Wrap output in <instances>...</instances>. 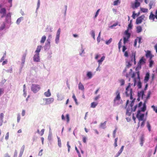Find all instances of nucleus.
<instances>
[{
  "mask_svg": "<svg viewBox=\"0 0 157 157\" xmlns=\"http://www.w3.org/2000/svg\"><path fill=\"white\" fill-rule=\"evenodd\" d=\"M131 83H129L127 87L126 88L125 94L127 97L130 98V99L132 100L133 99L132 94H133L132 89L131 88Z\"/></svg>",
  "mask_w": 157,
  "mask_h": 157,
  "instance_id": "nucleus-1",
  "label": "nucleus"
},
{
  "mask_svg": "<svg viewBox=\"0 0 157 157\" xmlns=\"http://www.w3.org/2000/svg\"><path fill=\"white\" fill-rule=\"evenodd\" d=\"M125 36L123 37L124 44H125L129 41V39L130 37L131 34L128 33V29H127L124 32Z\"/></svg>",
  "mask_w": 157,
  "mask_h": 157,
  "instance_id": "nucleus-2",
  "label": "nucleus"
},
{
  "mask_svg": "<svg viewBox=\"0 0 157 157\" xmlns=\"http://www.w3.org/2000/svg\"><path fill=\"white\" fill-rule=\"evenodd\" d=\"M31 89L34 93H36L40 89V86L39 85L35 84H32L31 86Z\"/></svg>",
  "mask_w": 157,
  "mask_h": 157,
  "instance_id": "nucleus-3",
  "label": "nucleus"
},
{
  "mask_svg": "<svg viewBox=\"0 0 157 157\" xmlns=\"http://www.w3.org/2000/svg\"><path fill=\"white\" fill-rule=\"evenodd\" d=\"M116 97L113 100V102L114 104H116L117 101H119L121 99L120 93L119 90H117L115 93Z\"/></svg>",
  "mask_w": 157,
  "mask_h": 157,
  "instance_id": "nucleus-4",
  "label": "nucleus"
},
{
  "mask_svg": "<svg viewBox=\"0 0 157 157\" xmlns=\"http://www.w3.org/2000/svg\"><path fill=\"white\" fill-rule=\"evenodd\" d=\"M141 111L139 110L137 111L136 117L138 120L140 121H143L144 120V114H141L140 113Z\"/></svg>",
  "mask_w": 157,
  "mask_h": 157,
  "instance_id": "nucleus-5",
  "label": "nucleus"
},
{
  "mask_svg": "<svg viewBox=\"0 0 157 157\" xmlns=\"http://www.w3.org/2000/svg\"><path fill=\"white\" fill-rule=\"evenodd\" d=\"M60 32L61 29L59 28L57 31L55 39V43L56 44H58L59 42Z\"/></svg>",
  "mask_w": 157,
  "mask_h": 157,
  "instance_id": "nucleus-6",
  "label": "nucleus"
},
{
  "mask_svg": "<svg viewBox=\"0 0 157 157\" xmlns=\"http://www.w3.org/2000/svg\"><path fill=\"white\" fill-rule=\"evenodd\" d=\"M43 100L46 101L45 104L49 105L52 103L54 101V99L53 98H44Z\"/></svg>",
  "mask_w": 157,
  "mask_h": 157,
  "instance_id": "nucleus-7",
  "label": "nucleus"
},
{
  "mask_svg": "<svg viewBox=\"0 0 157 157\" xmlns=\"http://www.w3.org/2000/svg\"><path fill=\"white\" fill-rule=\"evenodd\" d=\"M144 17L145 16L144 15H142L138 17L136 20V24H139L141 23Z\"/></svg>",
  "mask_w": 157,
  "mask_h": 157,
  "instance_id": "nucleus-8",
  "label": "nucleus"
},
{
  "mask_svg": "<svg viewBox=\"0 0 157 157\" xmlns=\"http://www.w3.org/2000/svg\"><path fill=\"white\" fill-rule=\"evenodd\" d=\"M51 47V44L45 43V45L44 46V48L45 51L47 52L49 51Z\"/></svg>",
  "mask_w": 157,
  "mask_h": 157,
  "instance_id": "nucleus-9",
  "label": "nucleus"
},
{
  "mask_svg": "<svg viewBox=\"0 0 157 157\" xmlns=\"http://www.w3.org/2000/svg\"><path fill=\"white\" fill-rule=\"evenodd\" d=\"M33 61L35 62H39L40 61V58L39 54H36L34 56Z\"/></svg>",
  "mask_w": 157,
  "mask_h": 157,
  "instance_id": "nucleus-10",
  "label": "nucleus"
},
{
  "mask_svg": "<svg viewBox=\"0 0 157 157\" xmlns=\"http://www.w3.org/2000/svg\"><path fill=\"white\" fill-rule=\"evenodd\" d=\"M136 73L137 74V77L139 79V81L138 82V83H137V86L138 88L140 89L142 87V84L140 82V73L139 71H137L136 72Z\"/></svg>",
  "mask_w": 157,
  "mask_h": 157,
  "instance_id": "nucleus-11",
  "label": "nucleus"
},
{
  "mask_svg": "<svg viewBox=\"0 0 157 157\" xmlns=\"http://www.w3.org/2000/svg\"><path fill=\"white\" fill-rule=\"evenodd\" d=\"M52 133L51 130V128H50L49 131V132L48 135V140L49 141V143L51 144L52 141Z\"/></svg>",
  "mask_w": 157,
  "mask_h": 157,
  "instance_id": "nucleus-12",
  "label": "nucleus"
},
{
  "mask_svg": "<svg viewBox=\"0 0 157 157\" xmlns=\"http://www.w3.org/2000/svg\"><path fill=\"white\" fill-rule=\"evenodd\" d=\"M26 55L23 54L21 58V69L23 67Z\"/></svg>",
  "mask_w": 157,
  "mask_h": 157,
  "instance_id": "nucleus-13",
  "label": "nucleus"
},
{
  "mask_svg": "<svg viewBox=\"0 0 157 157\" xmlns=\"http://www.w3.org/2000/svg\"><path fill=\"white\" fill-rule=\"evenodd\" d=\"M145 95L144 94V92L143 90H142L140 92H138V96L139 98H141L142 99L144 98V96Z\"/></svg>",
  "mask_w": 157,
  "mask_h": 157,
  "instance_id": "nucleus-14",
  "label": "nucleus"
},
{
  "mask_svg": "<svg viewBox=\"0 0 157 157\" xmlns=\"http://www.w3.org/2000/svg\"><path fill=\"white\" fill-rule=\"evenodd\" d=\"M150 77V74L149 72H147L146 74L144 79V82L145 83H147Z\"/></svg>",
  "mask_w": 157,
  "mask_h": 157,
  "instance_id": "nucleus-15",
  "label": "nucleus"
},
{
  "mask_svg": "<svg viewBox=\"0 0 157 157\" xmlns=\"http://www.w3.org/2000/svg\"><path fill=\"white\" fill-rule=\"evenodd\" d=\"M78 89L83 91H84V87L83 85L81 82H79L78 84Z\"/></svg>",
  "mask_w": 157,
  "mask_h": 157,
  "instance_id": "nucleus-16",
  "label": "nucleus"
},
{
  "mask_svg": "<svg viewBox=\"0 0 157 157\" xmlns=\"http://www.w3.org/2000/svg\"><path fill=\"white\" fill-rule=\"evenodd\" d=\"M146 56L147 57H149L150 59H151L152 57V56L150 51H147L146 54Z\"/></svg>",
  "mask_w": 157,
  "mask_h": 157,
  "instance_id": "nucleus-17",
  "label": "nucleus"
},
{
  "mask_svg": "<svg viewBox=\"0 0 157 157\" xmlns=\"http://www.w3.org/2000/svg\"><path fill=\"white\" fill-rule=\"evenodd\" d=\"M42 48V46L41 45L38 46L36 48V50L35 51V52L36 53V54H39V53L40 52Z\"/></svg>",
  "mask_w": 157,
  "mask_h": 157,
  "instance_id": "nucleus-18",
  "label": "nucleus"
},
{
  "mask_svg": "<svg viewBox=\"0 0 157 157\" xmlns=\"http://www.w3.org/2000/svg\"><path fill=\"white\" fill-rule=\"evenodd\" d=\"M44 95L47 97H50L51 95V93L50 90L49 89H48L47 92H44Z\"/></svg>",
  "mask_w": 157,
  "mask_h": 157,
  "instance_id": "nucleus-19",
  "label": "nucleus"
},
{
  "mask_svg": "<svg viewBox=\"0 0 157 157\" xmlns=\"http://www.w3.org/2000/svg\"><path fill=\"white\" fill-rule=\"evenodd\" d=\"M4 117V114L2 113H1L0 114V126L2 125L3 122V119Z\"/></svg>",
  "mask_w": 157,
  "mask_h": 157,
  "instance_id": "nucleus-20",
  "label": "nucleus"
},
{
  "mask_svg": "<svg viewBox=\"0 0 157 157\" xmlns=\"http://www.w3.org/2000/svg\"><path fill=\"white\" fill-rule=\"evenodd\" d=\"M52 53L51 50L48 51L47 53V59H51L52 57Z\"/></svg>",
  "mask_w": 157,
  "mask_h": 157,
  "instance_id": "nucleus-21",
  "label": "nucleus"
},
{
  "mask_svg": "<svg viewBox=\"0 0 157 157\" xmlns=\"http://www.w3.org/2000/svg\"><path fill=\"white\" fill-rule=\"evenodd\" d=\"M155 18V15L151 12L149 17V19L150 20H152L153 21H154Z\"/></svg>",
  "mask_w": 157,
  "mask_h": 157,
  "instance_id": "nucleus-22",
  "label": "nucleus"
},
{
  "mask_svg": "<svg viewBox=\"0 0 157 157\" xmlns=\"http://www.w3.org/2000/svg\"><path fill=\"white\" fill-rule=\"evenodd\" d=\"M52 38V36L50 34L48 35V38L45 43L51 44V41Z\"/></svg>",
  "mask_w": 157,
  "mask_h": 157,
  "instance_id": "nucleus-23",
  "label": "nucleus"
},
{
  "mask_svg": "<svg viewBox=\"0 0 157 157\" xmlns=\"http://www.w3.org/2000/svg\"><path fill=\"white\" fill-rule=\"evenodd\" d=\"M6 12V9L5 8H1L0 10V13H5Z\"/></svg>",
  "mask_w": 157,
  "mask_h": 157,
  "instance_id": "nucleus-24",
  "label": "nucleus"
},
{
  "mask_svg": "<svg viewBox=\"0 0 157 157\" xmlns=\"http://www.w3.org/2000/svg\"><path fill=\"white\" fill-rule=\"evenodd\" d=\"M23 20V17H21L18 18L17 19V20L16 21V23L17 25H19L20 23L21 22L22 20Z\"/></svg>",
  "mask_w": 157,
  "mask_h": 157,
  "instance_id": "nucleus-25",
  "label": "nucleus"
},
{
  "mask_svg": "<svg viewBox=\"0 0 157 157\" xmlns=\"http://www.w3.org/2000/svg\"><path fill=\"white\" fill-rule=\"evenodd\" d=\"M136 32L139 33L142 32V27L139 26H138L136 27Z\"/></svg>",
  "mask_w": 157,
  "mask_h": 157,
  "instance_id": "nucleus-26",
  "label": "nucleus"
},
{
  "mask_svg": "<svg viewBox=\"0 0 157 157\" xmlns=\"http://www.w3.org/2000/svg\"><path fill=\"white\" fill-rule=\"evenodd\" d=\"M139 63L141 64H143L145 63V59L142 57L139 61Z\"/></svg>",
  "mask_w": 157,
  "mask_h": 157,
  "instance_id": "nucleus-27",
  "label": "nucleus"
},
{
  "mask_svg": "<svg viewBox=\"0 0 157 157\" xmlns=\"http://www.w3.org/2000/svg\"><path fill=\"white\" fill-rule=\"evenodd\" d=\"M25 145H23L21 149L20 154L19 155H22L23 154V152L24 151V149H25Z\"/></svg>",
  "mask_w": 157,
  "mask_h": 157,
  "instance_id": "nucleus-28",
  "label": "nucleus"
},
{
  "mask_svg": "<svg viewBox=\"0 0 157 157\" xmlns=\"http://www.w3.org/2000/svg\"><path fill=\"white\" fill-rule=\"evenodd\" d=\"M146 101H145L144 102V103L143 104V106L142 108L141 109V111H143V112H144L145 110H146Z\"/></svg>",
  "mask_w": 157,
  "mask_h": 157,
  "instance_id": "nucleus-29",
  "label": "nucleus"
},
{
  "mask_svg": "<svg viewBox=\"0 0 157 157\" xmlns=\"http://www.w3.org/2000/svg\"><path fill=\"white\" fill-rule=\"evenodd\" d=\"M131 58V61H134V63L135 64L136 63L135 59V54H132Z\"/></svg>",
  "mask_w": 157,
  "mask_h": 157,
  "instance_id": "nucleus-30",
  "label": "nucleus"
},
{
  "mask_svg": "<svg viewBox=\"0 0 157 157\" xmlns=\"http://www.w3.org/2000/svg\"><path fill=\"white\" fill-rule=\"evenodd\" d=\"M46 36H43L41 38L40 42L41 43H44L46 40Z\"/></svg>",
  "mask_w": 157,
  "mask_h": 157,
  "instance_id": "nucleus-31",
  "label": "nucleus"
},
{
  "mask_svg": "<svg viewBox=\"0 0 157 157\" xmlns=\"http://www.w3.org/2000/svg\"><path fill=\"white\" fill-rule=\"evenodd\" d=\"M140 5V3L139 2L135 1L134 3V6L135 8H137L139 7Z\"/></svg>",
  "mask_w": 157,
  "mask_h": 157,
  "instance_id": "nucleus-32",
  "label": "nucleus"
},
{
  "mask_svg": "<svg viewBox=\"0 0 157 157\" xmlns=\"http://www.w3.org/2000/svg\"><path fill=\"white\" fill-rule=\"evenodd\" d=\"M98 103L96 102H93L91 104V107L92 108H95L98 105Z\"/></svg>",
  "mask_w": 157,
  "mask_h": 157,
  "instance_id": "nucleus-33",
  "label": "nucleus"
},
{
  "mask_svg": "<svg viewBox=\"0 0 157 157\" xmlns=\"http://www.w3.org/2000/svg\"><path fill=\"white\" fill-rule=\"evenodd\" d=\"M140 144L141 146H142L143 144L144 141V137L143 136H142L140 138Z\"/></svg>",
  "mask_w": 157,
  "mask_h": 157,
  "instance_id": "nucleus-34",
  "label": "nucleus"
},
{
  "mask_svg": "<svg viewBox=\"0 0 157 157\" xmlns=\"http://www.w3.org/2000/svg\"><path fill=\"white\" fill-rule=\"evenodd\" d=\"M58 139V144L59 147H61V140L59 137L57 136Z\"/></svg>",
  "mask_w": 157,
  "mask_h": 157,
  "instance_id": "nucleus-35",
  "label": "nucleus"
},
{
  "mask_svg": "<svg viewBox=\"0 0 157 157\" xmlns=\"http://www.w3.org/2000/svg\"><path fill=\"white\" fill-rule=\"evenodd\" d=\"M106 123V121H105L104 122L101 123L100 126L101 127L104 128H105V125Z\"/></svg>",
  "mask_w": 157,
  "mask_h": 157,
  "instance_id": "nucleus-36",
  "label": "nucleus"
},
{
  "mask_svg": "<svg viewBox=\"0 0 157 157\" xmlns=\"http://www.w3.org/2000/svg\"><path fill=\"white\" fill-rule=\"evenodd\" d=\"M136 74L135 73H133L132 76V78H134V86L135 85L136 83V78H135Z\"/></svg>",
  "mask_w": 157,
  "mask_h": 157,
  "instance_id": "nucleus-37",
  "label": "nucleus"
},
{
  "mask_svg": "<svg viewBox=\"0 0 157 157\" xmlns=\"http://www.w3.org/2000/svg\"><path fill=\"white\" fill-rule=\"evenodd\" d=\"M6 27V24L4 23H3L0 27V30H3Z\"/></svg>",
  "mask_w": 157,
  "mask_h": 157,
  "instance_id": "nucleus-38",
  "label": "nucleus"
},
{
  "mask_svg": "<svg viewBox=\"0 0 157 157\" xmlns=\"http://www.w3.org/2000/svg\"><path fill=\"white\" fill-rule=\"evenodd\" d=\"M105 58V57L104 56H103L98 61V62L99 64H100L101 62L104 60Z\"/></svg>",
  "mask_w": 157,
  "mask_h": 157,
  "instance_id": "nucleus-39",
  "label": "nucleus"
},
{
  "mask_svg": "<svg viewBox=\"0 0 157 157\" xmlns=\"http://www.w3.org/2000/svg\"><path fill=\"white\" fill-rule=\"evenodd\" d=\"M92 73L91 72H88L87 73V76L89 78H91L92 77Z\"/></svg>",
  "mask_w": 157,
  "mask_h": 157,
  "instance_id": "nucleus-40",
  "label": "nucleus"
},
{
  "mask_svg": "<svg viewBox=\"0 0 157 157\" xmlns=\"http://www.w3.org/2000/svg\"><path fill=\"white\" fill-rule=\"evenodd\" d=\"M154 62L151 59H150V64L149 65V67H151L153 64Z\"/></svg>",
  "mask_w": 157,
  "mask_h": 157,
  "instance_id": "nucleus-41",
  "label": "nucleus"
},
{
  "mask_svg": "<svg viewBox=\"0 0 157 157\" xmlns=\"http://www.w3.org/2000/svg\"><path fill=\"white\" fill-rule=\"evenodd\" d=\"M6 53L5 52L3 56L1 58L0 60V62H2L3 60H4V58L6 57Z\"/></svg>",
  "mask_w": 157,
  "mask_h": 157,
  "instance_id": "nucleus-42",
  "label": "nucleus"
},
{
  "mask_svg": "<svg viewBox=\"0 0 157 157\" xmlns=\"http://www.w3.org/2000/svg\"><path fill=\"white\" fill-rule=\"evenodd\" d=\"M141 10L144 13H146L148 11V10L147 9L144 8H141Z\"/></svg>",
  "mask_w": 157,
  "mask_h": 157,
  "instance_id": "nucleus-43",
  "label": "nucleus"
},
{
  "mask_svg": "<svg viewBox=\"0 0 157 157\" xmlns=\"http://www.w3.org/2000/svg\"><path fill=\"white\" fill-rule=\"evenodd\" d=\"M126 114L128 116H130L131 115V113L130 109H127Z\"/></svg>",
  "mask_w": 157,
  "mask_h": 157,
  "instance_id": "nucleus-44",
  "label": "nucleus"
},
{
  "mask_svg": "<svg viewBox=\"0 0 157 157\" xmlns=\"http://www.w3.org/2000/svg\"><path fill=\"white\" fill-rule=\"evenodd\" d=\"M147 128H148V130L149 131H150V132L151 131V125L148 122H147Z\"/></svg>",
  "mask_w": 157,
  "mask_h": 157,
  "instance_id": "nucleus-45",
  "label": "nucleus"
},
{
  "mask_svg": "<svg viewBox=\"0 0 157 157\" xmlns=\"http://www.w3.org/2000/svg\"><path fill=\"white\" fill-rule=\"evenodd\" d=\"M120 0H117L116 1H114L113 2V5L114 6H116L118 5V3H120V2L119 1Z\"/></svg>",
  "mask_w": 157,
  "mask_h": 157,
  "instance_id": "nucleus-46",
  "label": "nucleus"
},
{
  "mask_svg": "<svg viewBox=\"0 0 157 157\" xmlns=\"http://www.w3.org/2000/svg\"><path fill=\"white\" fill-rule=\"evenodd\" d=\"M6 21L7 23H9L11 21V18L6 17Z\"/></svg>",
  "mask_w": 157,
  "mask_h": 157,
  "instance_id": "nucleus-47",
  "label": "nucleus"
},
{
  "mask_svg": "<svg viewBox=\"0 0 157 157\" xmlns=\"http://www.w3.org/2000/svg\"><path fill=\"white\" fill-rule=\"evenodd\" d=\"M112 38H110L109 40L106 41H105L106 44H108V45L109 44L112 42Z\"/></svg>",
  "mask_w": 157,
  "mask_h": 157,
  "instance_id": "nucleus-48",
  "label": "nucleus"
},
{
  "mask_svg": "<svg viewBox=\"0 0 157 157\" xmlns=\"http://www.w3.org/2000/svg\"><path fill=\"white\" fill-rule=\"evenodd\" d=\"M132 65L129 62H127V64L126 65V68H128L130 67Z\"/></svg>",
  "mask_w": 157,
  "mask_h": 157,
  "instance_id": "nucleus-49",
  "label": "nucleus"
},
{
  "mask_svg": "<svg viewBox=\"0 0 157 157\" xmlns=\"http://www.w3.org/2000/svg\"><path fill=\"white\" fill-rule=\"evenodd\" d=\"M118 140V138H116L114 140V146L115 147L117 146V142Z\"/></svg>",
  "mask_w": 157,
  "mask_h": 157,
  "instance_id": "nucleus-50",
  "label": "nucleus"
},
{
  "mask_svg": "<svg viewBox=\"0 0 157 157\" xmlns=\"http://www.w3.org/2000/svg\"><path fill=\"white\" fill-rule=\"evenodd\" d=\"M151 108L153 109L154 111L156 113H157V106L155 107L154 105H152Z\"/></svg>",
  "mask_w": 157,
  "mask_h": 157,
  "instance_id": "nucleus-51",
  "label": "nucleus"
},
{
  "mask_svg": "<svg viewBox=\"0 0 157 157\" xmlns=\"http://www.w3.org/2000/svg\"><path fill=\"white\" fill-rule=\"evenodd\" d=\"M151 93V92L150 91H149L148 92L147 95L146 97V100H147L148 98H149Z\"/></svg>",
  "mask_w": 157,
  "mask_h": 157,
  "instance_id": "nucleus-52",
  "label": "nucleus"
},
{
  "mask_svg": "<svg viewBox=\"0 0 157 157\" xmlns=\"http://www.w3.org/2000/svg\"><path fill=\"white\" fill-rule=\"evenodd\" d=\"M72 98H73V99H74L75 102L76 103V104H78V103H77V99H76V97H75V95L74 94H73V96H72Z\"/></svg>",
  "mask_w": 157,
  "mask_h": 157,
  "instance_id": "nucleus-53",
  "label": "nucleus"
},
{
  "mask_svg": "<svg viewBox=\"0 0 157 157\" xmlns=\"http://www.w3.org/2000/svg\"><path fill=\"white\" fill-rule=\"evenodd\" d=\"M130 70L131 72H129L128 74H126V76L127 78H128L130 76V75L131 74V73L132 71V70L131 69Z\"/></svg>",
  "mask_w": 157,
  "mask_h": 157,
  "instance_id": "nucleus-54",
  "label": "nucleus"
},
{
  "mask_svg": "<svg viewBox=\"0 0 157 157\" xmlns=\"http://www.w3.org/2000/svg\"><path fill=\"white\" fill-rule=\"evenodd\" d=\"M6 81V80L5 79L2 80L1 82H0V85L1 86L3 85Z\"/></svg>",
  "mask_w": 157,
  "mask_h": 157,
  "instance_id": "nucleus-55",
  "label": "nucleus"
},
{
  "mask_svg": "<svg viewBox=\"0 0 157 157\" xmlns=\"http://www.w3.org/2000/svg\"><path fill=\"white\" fill-rule=\"evenodd\" d=\"M4 89L0 88V96L4 93Z\"/></svg>",
  "mask_w": 157,
  "mask_h": 157,
  "instance_id": "nucleus-56",
  "label": "nucleus"
},
{
  "mask_svg": "<svg viewBox=\"0 0 157 157\" xmlns=\"http://www.w3.org/2000/svg\"><path fill=\"white\" fill-rule=\"evenodd\" d=\"M100 35H101V32H100L99 33L98 36L97 38V40L98 42H100Z\"/></svg>",
  "mask_w": 157,
  "mask_h": 157,
  "instance_id": "nucleus-57",
  "label": "nucleus"
},
{
  "mask_svg": "<svg viewBox=\"0 0 157 157\" xmlns=\"http://www.w3.org/2000/svg\"><path fill=\"white\" fill-rule=\"evenodd\" d=\"M120 82L121 83V86H123L125 82L123 79H121L120 80Z\"/></svg>",
  "mask_w": 157,
  "mask_h": 157,
  "instance_id": "nucleus-58",
  "label": "nucleus"
},
{
  "mask_svg": "<svg viewBox=\"0 0 157 157\" xmlns=\"http://www.w3.org/2000/svg\"><path fill=\"white\" fill-rule=\"evenodd\" d=\"M40 0H38L37 3V10H38L39 9L40 6Z\"/></svg>",
  "mask_w": 157,
  "mask_h": 157,
  "instance_id": "nucleus-59",
  "label": "nucleus"
},
{
  "mask_svg": "<svg viewBox=\"0 0 157 157\" xmlns=\"http://www.w3.org/2000/svg\"><path fill=\"white\" fill-rule=\"evenodd\" d=\"M21 117L19 114H18L17 116V122L19 123Z\"/></svg>",
  "mask_w": 157,
  "mask_h": 157,
  "instance_id": "nucleus-60",
  "label": "nucleus"
},
{
  "mask_svg": "<svg viewBox=\"0 0 157 157\" xmlns=\"http://www.w3.org/2000/svg\"><path fill=\"white\" fill-rule=\"evenodd\" d=\"M100 9H99L96 12V14L94 16V18H96L97 17V16H98V15L99 14V12L100 11Z\"/></svg>",
  "mask_w": 157,
  "mask_h": 157,
  "instance_id": "nucleus-61",
  "label": "nucleus"
},
{
  "mask_svg": "<svg viewBox=\"0 0 157 157\" xmlns=\"http://www.w3.org/2000/svg\"><path fill=\"white\" fill-rule=\"evenodd\" d=\"M86 137L85 136H83V137H82L83 142L84 143H86Z\"/></svg>",
  "mask_w": 157,
  "mask_h": 157,
  "instance_id": "nucleus-62",
  "label": "nucleus"
},
{
  "mask_svg": "<svg viewBox=\"0 0 157 157\" xmlns=\"http://www.w3.org/2000/svg\"><path fill=\"white\" fill-rule=\"evenodd\" d=\"M122 152L120 151V150L118 151V153L116 154L115 156L116 157H118L122 153Z\"/></svg>",
  "mask_w": 157,
  "mask_h": 157,
  "instance_id": "nucleus-63",
  "label": "nucleus"
},
{
  "mask_svg": "<svg viewBox=\"0 0 157 157\" xmlns=\"http://www.w3.org/2000/svg\"><path fill=\"white\" fill-rule=\"evenodd\" d=\"M17 150H15L14 152V154L13 155V157H17Z\"/></svg>",
  "mask_w": 157,
  "mask_h": 157,
  "instance_id": "nucleus-64",
  "label": "nucleus"
}]
</instances>
